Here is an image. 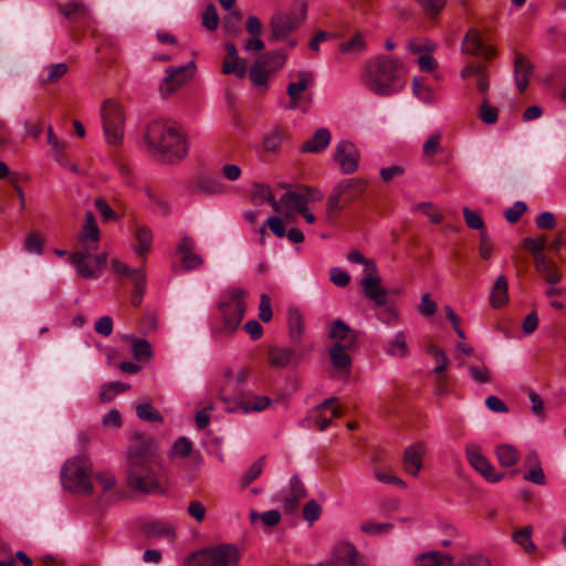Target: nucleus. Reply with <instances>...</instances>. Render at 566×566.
<instances>
[{"mask_svg":"<svg viewBox=\"0 0 566 566\" xmlns=\"http://www.w3.org/2000/svg\"><path fill=\"white\" fill-rule=\"evenodd\" d=\"M127 483L135 491L163 494L167 480L159 461V450L149 437H137L127 453Z\"/></svg>","mask_w":566,"mask_h":566,"instance_id":"f257e3e1","label":"nucleus"},{"mask_svg":"<svg viewBox=\"0 0 566 566\" xmlns=\"http://www.w3.org/2000/svg\"><path fill=\"white\" fill-rule=\"evenodd\" d=\"M144 139L149 151L168 164L180 161L188 153L185 136L175 123L163 119L150 122Z\"/></svg>","mask_w":566,"mask_h":566,"instance_id":"f03ea898","label":"nucleus"},{"mask_svg":"<svg viewBox=\"0 0 566 566\" xmlns=\"http://www.w3.org/2000/svg\"><path fill=\"white\" fill-rule=\"evenodd\" d=\"M406 84V69L401 61L379 55L366 65L365 85L378 96L399 93Z\"/></svg>","mask_w":566,"mask_h":566,"instance_id":"7ed1b4c3","label":"nucleus"},{"mask_svg":"<svg viewBox=\"0 0 566 566\" xmlns=\"http://www.w3.org/2000/svg\"><path fill=\"white\" fill-rule=\"evenodd\" d=\"M245 295L247 291L241 287H231L221 295L218 308L222 318V327L214 333L230 335L237 331L247 310Z\"/></svg>","mask_w":566,"mask_h":566,"instance_id":"20e7f679","label":"nucleus"},{"mask_svg":"<svg viewBox=\"0 0 566 566\" xmlns=\"http://www.w3.org/2000/svg\"><path fill=\"white\" fill-rule=\"evenodd\" d=\"M92 463L84 457L69 459L61 470V481L64 489L82 495H91L93 484L91 482Z\"/></svg>","mask_w":566,"mask_h":566,"instance_id":"39448f33","label":"nucleus"},{"mask_svg":"<svg viewBox=\"0 0 566 566\" xmlns=\"http://www.w3.org/2000/svg\"><path fill=\"white\" fill-rule=\"evenodd\" d=\"M366 187L367 182L358 177L347 178L335 185L326 203L327 220L333 221L346 205L358 200Z\"/></svg>","mask_w":566,"mask_h":566,"instance_id":"423d86ee","label":"nucleus"},{"mask_svg":"<svg viewBox=\"0 0 566 566\" xmlns=\"http://www.w3.org/2000/svg\"><path fill=\"white\" fill-rule=\"evenodd\" d=\"M239 551L233 545H219L192 554L187 566H238Z\"/></svg>","mask_w":566,"mask_h":566,"instance_id":"0eeeda50","label":"nucleus"},{"mask_svg":"<svg viewBox=\"0 0 566 566\" xmlns=\"http://www.w3.org/2000/svg\"><path fill=\"white\" fill-rule=\"evenodd\" d=\"M103 128L108 144L118 145L124 136L125 114L119 103L106 99L101 108Z\"/></svg>","mask_w":566,"mask_h":566,"instance_id":"6e6552de","label":"nucleus"},{"mask_svg":"<svg viewBox=\"0 0 566 566\" xmlns=\"http://www.w3.org/2000/svg\"><path fill=\"white\" fill-rule=\"evenodd\" d=\"M295 77L296 81L290 82L286 87L290 102L285 105V108L290 111L300 109L305 113L313 99V94L307 92V88L314 85V74L312 72L300 71L296 73Z\"/></svg>","mask_w":566,"mask_h":566,"instance_id":"1a4fd4ad","label":"nucleus"},{"mask_svg":"<svg viewBox=\"0 0 566 566\" xmlns=\"http://www.w3.org/2000/svg\"><path fill=\"white\" fill-rule=\"evenodd\" d=\"M306 18V4L303 3L300 12L275 11L270 19L269 27L271 40L284 41L301 25Z\"/></svg>","mask_w":566,"mask_h":566,"instance_id":"9d476101","label":"nucleus"},{"mask_svg":"<svg viewBox=\"0 0 566 566\" xmlns=\"http://www.w3.org/2000/svg\"><path fill=\"white\" fill-rule=\"evenodd\" d=\"M112 268L115 274L129 277L134 285L132 293V304L134 306H139L146 289L145 271L143 269H132L116 259L112 261Z\"/></svg>","mask_w":566,"mask_h":566,"instance_id":"9b49d317","label":"nucleus"},{"mask_svg":"<svg viewBox=\"0 0 566 566\" xmlns=\"http://www.w3.org/2000/svg\"><path fill=\"white\" fill-rule=\"evenodd\" d=\"M249 378V370L241 367L238 370L227 369L224 371V384L221 388V399L223 401H238V396L245 395L243 388Z\"/></svg>","mask_w":566,"mask_h":566,"instance_id":"f8f14e48","label":"nucleus"},{"mask_svg":"<svg viewBox=\"0 0 566 566\" xmlns=\"http://www.w3.org/2000/svg\"><path fill=\"white\" fill-rule=\"evenodd\" d=\"M195 63L191 61L186 65L169 67L160 85V94L167 97L181 87L192 75Z\"/></svg>","mask_w":566,"mask_h":566,"instance_id":"ddd939ff","label":"nucleus"},{"mask_svg":"<svg viewBox=\"0 0 566 566\" xmlns=\"http://www.w3.org/2000/svg\"><path fill=\"white\" fill-rule=\"evenodd\" d=\"M335 161L339 165L343 174L355 172L359 166V151L349 140L342 139L335 145Z\"/></svg>","mask_w":566,"mask_h":566,"instance_id":"4468645a","label":"nucleus"},{"mask_svg":"<svg viewBox=\"0 0 566 566\" xmlns=\"http://www.w3.org/2000/svg\"><path fill=\"white\" fill-rule=\"evenodd\" d=\"M370 271L360 280V285L366 297L382 306L387 303L388 291L380 286L381 279L375 263H369Z\"/></svg>","mask_w":566,"mask_h":566,"instance_id":"2eb2a0df","label":"nucleus"},{"mask_svg":"<svg viewBox=\"0 0 566 566\" xmlns=\"http://www.w3.org/2000/svg\"><path fill=\"white\" fill-rule=\"evenodd\" d=\"M59 12L71 21V24L76 28H87L94 21L91 10L80 1H71L66 4L57 7Z\"/></svg>","mask_w":566,"mask_h":566,"instance_id":"dca6fc26","label":"nucleus"},{"mask_svg":"<svg viewBox=\"0 0 566 566\" xmlns=\"http://www.w3.org/2000/svg\"><path fill=\"white\" fill-rule=\"evenodd\" d=\"M59 12L71 21V24L76 28H87L94 21L91 10L80 1H71L66 4L57 7Z\"/></svg>","mask_w":566,"mask_h":566,"instance_id":"f3484780","label":"nucleus"},{"mask_svg":"<svg viewBox=\"0 0 566 566\" xmlns=\"http://www.w3.org/2000/svg\"><path fill=\"white\" fill-rule=\"evenodd\" d=\"M353 349V340L347 344H334L329 348V360L334 370L343 377H348L352 367V357L348 350Z\"/></svg>","mask_w":566,"mask_h":566,"instance_id":"a211bd4d","label":"nucleus"},{"mask_svg":"<svg viewBox=\"0 0 566 566\" xmlns=\"http://www.w3.org/2000/svg\"><path fill=\"white\" fill-rule=\"evenodd\" d=\"M268 361L273 368L296 367L300 363V355L292 347L272 346L268 352Z\"/></svg>","mask_w":566,"mask_h":566,"instance_id":"6ab92c4d","label":"nucleus"},{"mask_svg":"<svg viewBox=\"0 0 566 566\" xmlns=\"http://www.w3.org/2000/svg\"><path fill=\"white\" fill-rule=\"evenodd\" d=\"M282 187L286 188V191L281 196L277 202L280 203L281 212L286 217H292L306 206L305 199L300 186H297L295 190H292L290 186L285 184H283Z\"/></svg>","mask_w":566,"mask_h":566,"instance_id":"aec40b11","label":"nucleus"},{"mask_svg":"<svg viewBox=\"0 0 566 566\" xmlns=\"http://www.w3.org/2000/svg\"><path fill=\"white\" fill-rule=\"evenodd\" d=\"M336 401V398H328L313 411L312 417L321 431L326 430L334 418L342 416L340 409L335 405Z\"/></svg>","mask_w":566,"mask_h":566,"instance_id":"412c9836","label":"nucleus"},{"mask_svg":"<svg viewBox=\"0 0 566 566\" xmlns=\"http://www.w3.org/2000/svg\"><path fill=\"white\" fill-rule=\"evenodd\" d=\"M426 453V446L421 442L409 446L403 452V469L406 473L418 476L423 465V455Z\"/></svg>","mask_w":566,"mask_h":566,"instance_id":"4be33fe9","label":"nucleus"},{"mask_svg":"<svg viewBox=\"0 0 566 566\" xmlns=\"http://www.w3.org/2000/svg\"><path fill=\"white\" fill-rule=\"evenodd\" d=\"M533 71L532 62L524 54L516 52L514 56V78L521 93L526 91Z\"/></svg>","mask_w":566,"mask_h":566,"instance_id":"5701e85b","label":"nucleus"},{"mask_svg":"<svg viewBox=\"0 0 566 566\" xmlns=\"http://www.w3.org/2000/svg\"><path fill=\"white\" fill-rule=\"evenodd\" d=\"M234 403L244 413L261 412L271 405V399L268 396L245 394L238 396V401Z\"/></svg>","mask_w":566,"mask_h":566,"instance_id":"b1692460","label":"nucleus"},{"mask_svg":"<svg viewBox=\"0 0 566 566\" xmlns=\"http://www.w3.org/2000/svg\"><path fill=\"white\" fill-rule=\"evenodd\" d=\"M329 566H357V551L350 543H343L336 546Z\"/></svg>","mask_w":566,"mask_h":566,"instance_id":"393cba45","label":"nucleus"},{"mask_svg":"<svg viewBox=\"0 0 566 566\" xmlns=\"http://www.w3.org/2000/svg\"><path fill=\"white\" fill-rule=\"evenodd\" d=\"M80 240L84 245L83 250L92 251L97 247L99 240V230L95 223V219L92 212L85 214V223L80 234Z\"/></svg>","mask_w":566,"mask_h":566,"instance_id":"a878e982","label":"nucleus"},{"mask_svg":"<svg viewBox=\"0 0 566 566\" xmlns=\"http://www.w3.org/2000/svg\"><path fill=\"white\" fill-rule=\"evenodd\" d=\"M90 258L91 251L87 250L77 251L71 255V263L83 279H96L99 275L98 271L88 263Z\"/></svg>","mask_w":566,"mask_h":566,"instance_id":"bb28decb","label":"nucleus"},{"mask_svg":"<svg viewBox=\"0 0 566 566\" xmlns=\"http://www.w3.org/2000/svg\"><path fill=\"white\" fill-rule=\"evenodd\" d=\"M331 132L327 128H318L315 130L311 139L301 146L302 153H321L331 144Z\"/></svg>","mask_w":566,"mask_h":566,"instance_id":"cd10ccee","label":"nucleus"},{"mask_svg":"<svg viewBox=\"0 0 566 566\" xmlns=\"http://www.w3.org/2000/svg\"><path fill=\"white\" fill-rule=\"evenodd\" d=\"M509 302V282L505 275H500L491 290L490 304L494 308H501Z\"/></svg>","mask_w":566,"mask_h":566,"instance_id":"c85d7f7f","label":"nucleus"},{"mask_svg":"<svg viewBox=\"0 0 566 566\" xmlns=\"http://www.w3.org/2000/svg\"><path fill=\"white\" fill-rule=\"evenodd\" d=\"M385 352L388 356L395 358H403L409 354L407 335L405 332H397L389 338L385 345Z\"/></svg>","mask_w":566,"mask_h":566,"instance_id":"c756f323","label":"nucleus"},{"mask_svg":"<svg viewBox=\"0 0 566 566\" xmlns=\"http://www.w3.org/2000/svg\"><path fill=\"white\" fill-rule=\"evenodd\" d=\"M329 337L335 339V344H347L353 340V349L357 345L356 333L343 321L336 319L331 328Z\"/></svg>","mask_w":566,"mask_h":566,"instance_id":"7c9ffc66","label":"nucleus"},{"mask_svg":"<svg viewBox=\"0 0 566 566\" xmlns=\"http://www.w3.org/2000/svg\"><path fill=\"white\" fill-rule=\"evenodd\" d=\"M145 533L148 537L166 538L169 542L175 539V528L165 521H154L145 526Z\"/></svg>","mask_w":566,"mask_h":566,"instance_id":"2f4dec72","label":"nucleus"},{"mask_svg":"<svg viewBox=\"0 0 566 566\" xmlns=\"http://www.w3.org/2000/svg\"><path fill=\"white\" fill-rule=\"evenodd\" d=\"M252 200L255 205L271 203L275 212H281L280 203L275 200L269 186L254 184L252 189Z\"/></svg>","mask_w":566,"mask_h":566,"instance_id":"473e14b6","label":"nucleus"},{"mask_svg":"<svg viewBox=\"0 0 566 566\" xmlns=\"http://www.w3.org/2000/svg\"><path fill=\"white\" fill-rule=\"evenodd\" d=\"M453 558L439 552H429L416 558V566H452Z\"/></svg>","mask_w":566,"mask_h":566,"instance_id":"72a5a7b5","label":"nucleus"},{"mask_svg":"<svg viewBox=\"0 0 566 566\" xmlns=\"http://www.w3.org/2000/svg\"><path fill=\"white\" fill-rule=\"evenodd\" d=\"M224 190L223 185L210 176H200L197 178L195 184V191L202 192L205 195H219Z\"/></svg>","mask_w":566,"mask_h":566,"instance_id":"f704fd0d","label":"nucleus"},{"mask_svg":"<svg viewBox=\"0 0 566 566\" xmlns=\"http://www.w3.org/2000/svg\"><path fill=\"white\" fill-rule=\"evenodd\" d=\"M287 321L289 333L292 342L300 343L304 331V323L301 312L297 308H290Z\"/></svg>","mask_w":566,"mask_h":566,"instance_id":"c9c22d12","label":"nucleus"},{"mask_svg":"<svg viewBox=\"0 0 566 566\" xmlns=\"http://www.w3.org/2000/svg\"><path fill=\"white\" fill-rule=\"evenodd\" d=\"M495 454L502 467L510 468L517 463L520 452L511 444H501L496 447Z\"/></svg>","mask_w":566,"mask_h":566,"instance_id":"e433bc0d","label":"nucleus"},{"mask_svg":"<svg viewBox=\"0 0 566 566\" xmlns=\"http://www.w3.org/2000/svg\"><path fill=\"white\" fill-rule=\"evenodd\" d=\"M126 340L132 342V352L134 358L138 361L149 360L153 356L151 345L145 338L134 339L133 336H125Z\"/></svg>","mask_w":566,"mask_h":566,"instance_id":"4c0bfd02","label":"nucleus"},{"mask_svg":"<svg viewBox=\"0 0 566 566\" xmlns=\"http://www.w3.org/2000/svg\"><path fill=\"white\" fill-rule=\"evenodd\" d=\"M135 239H136L135 252L138 255H144L151 249L153 232L148 227H146V226L138 227L136 230V233H135Z\"/></svg>","mask_w":566,"mask_h":566,"instance_id":"58836bf2","label":"nucleus"},{"mask_svg":"<svg viewBox=\"0 0 566 566\" xmlns=\"http://www.w3.org/2000/svg\"><path fill=\"white\" fill-rule=\"evenodd\" d=\"M482 40L479 32L475 29H470L461 43V50L463 53L471 54L474 56L479 55L482 49Z\"/></svg>","mask_w":566,"mask_h":566,"instance_id":"ea45409f","label":"nucleus"},{"mask_svg":"<svg viewBox=\"0 0 566 566\" xmlns=\"http://www.w3.org/2000/svg\"><path fill=\"white\" fill-rule=\"evenodd\" d=\"M50 155L54 158V160L63 168L77 174L78 167L75 164H72L67 157L66 153V143L62 142L56 146H52L50 148Z\"/></svg>","mask_w":566,"mask_h":566,"instance_id":"a19ab883","label":"nucleus"},{"mask_svg":"<svg viewBox=\"0 0 566 566\" xmlns=\"http://www.w3.org/2000/svg\"><path fill=\"white\" fill-rule=\"evenodd\" d=\"M465 454L468 462L471 467L480 472V470L488 468V459L482 454L481 448L475 443H470L465 447Z\"/></svg>","mask_w":566,"mask_h":566,"instance_id":"79ce46f5","label":"nucleus"},{"mask_svg":"<svg viewBox=\"0 0 566 566\" xmlns=\"http://www.w3.org/2000/svg\"><path fill=\"white\" fill-rule=\"evenodd\" d=\"M271 73L273 72L262 66V63L256 60L250 67L249 76L254 86L266 88Z\"/></svg>","mask_w":566,"mask_h":566,"instance_id":"37998d69","label":"nucleus"},{"mask_svg":"<svg viewBox=\"0 0 566 566\" xmlns=\"http://www.w3.org/2000/svg\"><path fill=\"white\" fill-rule=\"evenodd\" d=\"M193 443L186 437L178 438L168 451L169 459L174 460L177 458L185 459L192 452Z\"/></svg>","mask_w":566,"mask_h":566,"instance_id":"c03bdc74","label":"nucleus"},{"mask_svg":"<svg viewBox=\"0 0 566 566\" xmlns=\"http://www.w3.org/2000/svg\"><path fill=\"white\" fill-rule=\"evenodd\" d=\"M221 71L223 74H233L238 78H243L247 74V62L243 59H224Z\"/></svg>","mask_w":566,"mask_h":566,"instance_id":"a18cd8bd","label":"nucleus"},{"mask_svg":"<svg viewBox=\"0 0 566 566\" xmlns=\"http://www.w3.org/2000/svg\"><path fill=\"white\" fill-rule=\"evenodd\" d=\"M479 117L483 123L488 125H492L497 122L499 111L496 107L491 106L488 96L482 97Z\"/></svg>","mask_w":566,"mask_h":566,"instance_id":"49530a36","label":"nucleus"},{"mask_svg":"<svg viewBox=\"0 0 566 566\" xmlns=\"http://www.w3.org/2000/svg\"><path fill=\"white\" fill-rule=\"evenodd\" d=\"M258 61L269 71L275 72L281 69L285 62V55L281 52H270L263 54Z\"/></svg>","mask_w":566,"mask_h":566,"instance_id":"de8ad7c7","label":"nucleus"},{"mask_svg":"<svg viewBox=\"0 0 566 566\" xmlns=\"http://www.w3.org/2000/svg\"><path fill=\"white\" fill-rule=\"evenodd\" d=\"M136 413L139 419L148 422H163L164 417L160 412L149 403H140L136 408Z\"/></svg>","mask_w":566,"mask_h":566,"instance_id":"09e8293b","label":"nucleus"},{"mask_svg":"<svg viewBox=\"0 0 566 566\" xmlns=\"http://www.w3.org/2000/svg\"><path fill=\"white\" fill-rule=\"evenodd\" d=\"M416 1L420 4L424 14L430 19L438 17L447 4V0H416Z\"/></svg>","mask_w":566,"mask_h":566,"instance_id":"8fccbe9b","label":"nucleus"},{"mask_svg":"<svg viewBox=\"0 0 566 566\" xmlns=\"http://www.w3.org/2000/svg\"><path fill=\"white\" fill-rule=\"evenodd\" d=\"M366 49V42L363 39V35L359 32H356L354 36L345 42L339 44V50L344 53H358L363 52Z\"/></svg>","mask_w":566,"mask_h":566,"instance_id":"3c124183","label":"nucleus"},{"mask_svg":"<svg viewBox=\"0 0 566 566\" xmlns=\"http://www.w3.org/2000/svg\"><path fill=\"white\" fill-rule=\"evenodd\" d=\"M263 459L264 458H260L256 461H254L250 465V468L244 472L240 482L242 488H247L250 483H252L261 475L263 470Z\"/></svg>","mask_w":566,"mask_h":566,"instance_id":"603ef678","label":"nucleus"},{"mask_svg":"<svg viewBox=\"0 0 566 566\" xmlns=\"http://www.w3.org/2000/svg\"><path fill=\"white\" fill-rule=\"evenodd\" d=\"M306 496V490L302 481L297 476H292L290 480V502L291 507L295 506L297 502Z\"/></svg>","mask_w":566,"mask_h":566,"instance_id":"864d4df0","label":"nucleus"},{"mask_svg":"<svg viewBox=\"0 0 566 566\" xmlns=\"http://www.w3.org/2000/svg\"><path fill=\"white\" fill-rule=\"evenodd\" d=\"M284 132L276 128L269 133L263 140L264 150L268 153H275L280 149Z\"/></svg>","mask_w":566,"mask_h":566,"instance_id":"5fc2aeb1","label":"nucleus"},{"mask_svg":"<svg viewBox=\"0 0 566 566\" xmlns=\"http://www.w3.org/2000/svg\"><path fill=\"white\" fill-rule=\"evenodd\" d=\"M250 518L252 522L260 518L266 526H275L281 520V514L276 510H270L261 514L252 510L250 512Z\"/></svg>","mask_w":566,"mask_h":566,"instance_id":"6e6d98bb","label":"nucleus"},{"mask_svg":"<svg viewBox=\"0 0 566 566\" xmlns=\"http://www.w3.org/2000/svg\"><path fill=\"white\" fill-rule=\"evenodd\" d=\"M532 527L525 526L513 534V539L521 545L526 552H531L535 548L532 542Z\"/></svg>","mask_w":566,"mask_h":566,"instance_id":"4d7b16f0","label":"nucleus"},{"mask_svg":"<svg viewBox=\"0 0 566 566\" xmlns=\"http://www.w3.org/2000/svg\"><path fill=\"white\" fill-rule=\"evenodd\" d=\"M44 239L36 232L31 233L24 241L23 249L31 254H41L43 251Z\"/></svg>","mask_w":566,"mask_h":566,"instance_id":"13d9d810","label":"nucleus"},{"mask_svg":"<svg viewBox=\"0 0 566 566\" xmlns=\"http://www.w3.org/2000/svg\"><path fill=\"white\" fill-rule=\"evenodd\" d=\"M436 44L427 39H412L408 43V49L415 54L430 53L434 51Z\"/></svg>","mask_w":566,"mask_h":566,"instance_id":"bf43d9fd","label":"nucleus"},{"mask_svg":"<svg viewBox=\"0 0 566 566\" xmlns=\"http://www.w3.org/2000/svg\"><path fill=\"white\" fill-rule=\"evenodd\" d=\"M463 218L469 228L480 230L481 232L485 231L483 219L468 207L463 208Z\"/></svg>","mask_w":566,"mask_h":566,"instance_id":"052dcab7","label":"nucleus"},{"mask_svg":"<svg viewBox=\"0 0 566 566\" xmlns=\"http://www.w3.org/2000/svg\"><path fill=\"white\" fill-rule=\"evenodd\" d=\"M202 24L210 31L218 28L219 17L214 4L207 6L202 13Z\"/></svg>","mask_w":566,"mask_h":566,"instance_id":"680f3d73","label":"nucleus"},{"mask_svg":"<svg viewBox=\"0 0 566 566\" xmlns=\"http://www.w3.org/2000/svg\"><path fill=\"white\" fill-rule=\"evenodd\" d=\"M321 514L322 507L315 500H310L303 507V516L310 524L317 521Z\"/></svg>","mask_w":566,"mask_h":566,"instance_id":"e2e57ef3","label":"nucleus"},{"mask_svg":"<svg viewBox=\"0 0 566 566\" xmlns=\"http://www.w3.org/2000/svg\"><path fill=\"white\" fill-rule=\"evenodd\" d=\"M470 377L478 384H486L491 380L490 370L486 366L470 365L468 367Z\"/></svg>","mask_w":566,"mask_h":566,"instance_id":"0e129e2a","label":"nucleus"},{"mask_svg":"<svg viewBox=\"0 0 566 566\" xmlns=\"http://www.w3.org/2000/svg\"><path fill=\"white\" fill-rule=\"evenodd\" d=\"M67 65L65 63H56L48 65L45 82L54 83L59 81L62 76H64L67 72Z\"/></svg>","mask_w":566,"mask_h":566,"instance_id":"69168bd1","label":"nucleus"},{"mask_svg":"<svg viewBox=\"0 0 566 566\" xmlns=\"http://www.w3.org/2000/svg\"><path fill=\"white\" fill-rule=\"evenodd\" d=\"M394 525L391 523H373L366 522L360 525V530L370 535H379L382 533H387L392 530Z\"/></svg>","mask_w":566,"mask_h":566,"instance_id":"338daca9","label":"nucleus"},{"mask_svg":"<svg viewBox=\"0 0 566 566\" xmlns=\"http://www.w3.org/2000/svg\"><path fill=\"white\" fill-rule=\"evenodd\" d=\"M457 566H491V563L482 554H471L463 556Z\"/></svg>","mask_w":566,"mask_h":566,"instance_id":"774afa93","label":"nucleus"}]
</instances>
